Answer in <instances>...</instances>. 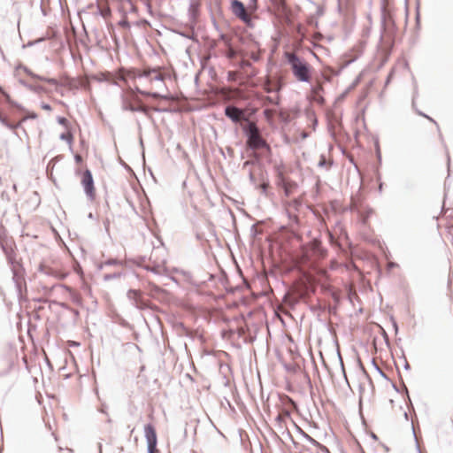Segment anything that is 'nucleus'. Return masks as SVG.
<instances>
[{"label":"nucleus","instance_id":"nucleus-6","mask_svg":"<svg viewBox=\"0 0 453 453\" xmlns=\"http://www.w3.org/2000/svg\"><path fill=\"white\" fill-rule=\"evenodd\" d=\"M144 434L148 444L149 453H157V437L155 427L151 424L146 425L144 427Z\"/></svg>","mask_w":453,"mask_h":453},{"label":"nucleus","instance_id":"nucleus-14","mask_svg":"<svg viewBox=\"0 0 453 453\" xmlns=\"http://www.w3.org/2000/svg\"><path fill=\"white\" fill-rule=\"evenodd\" d=\"M264 89L270 93L273 91H277L280 89V86L277 82L272 81L270 79H267L264 83Z\"/></svg>","mask_w":453,"mask_h":453},{"label":"nucleus","instance_id":"nucleus-20","mask_svg":"<svg viewBox=\"0 0 453 453\" xmlns=\"http://www.w3.org/2000/svg\"><path fill=\"white\" fill-rule=\"evenodd\" d=\"M266 100H268L271 104H278V100H279V97L276 96L274 97H269L267 96L266 97Z\"/></svg>","mask_w":453,"mask_h":453},{"label":"nucleus","instance_id":"nucleus-2","mask_svg":"<svg viewBox=\"0 0 453 453\" xmlns=\"http://www.w3.org/2000/svg\"><path fill=\"white\" fill-rule=\"evenodd\" d=\"M286 57L295 77L299 81H309L311 80L310 65L294 53H287Z\"/></svg>","mask_w":453,"mask_h":453},{"label":"nucleus","instance_id":"nucleus-7","mask_svg":"<svg viewBox=\"0 0 453 453\" xmlns=\"http://www.w3.org/2000/svg\"><path fill=\"white\" fill-rule=\"evenodd\" d=\"M284 408L279 412L276 417V421L280 424L285 422L286 418L290 417V413L292 411L296 409V404L295 402L289 398L288 396H285L282 399Z\"/></svg>","mask_w":453,"mask_h":453},{"label":"nucleus","instance_id":"nucleus-8","mask_svg":"<svg viewBox=\"0 0 453 453\" xmlns=\"http://www.w3.org/2000/svg\"><path fill=\"white\" fill-rule=\"evenodd\" d=\"M81 185L84 188V190L87 196L90 199H95L96 197V188L94 186V180L89 170H86L81 176Z\"/></svg>","mask_w":453,"mask_h":453},{"label":"nucleus","instance_id":"nucleus-17","mask_svg":"<svg viewBox=\"0 0 453 453\" xmlns=\"http://www.w3.org/2000/svg\"><path fill=\"white\" fill-rule=\"evenodd\" d=\"M101 75L103 76V80L104 81H113V75L111 73H101Z\"/></svg>","mask_w":453,"mask_h":453},{"label":"nucleus","instance_id":"nucleus-16","mask_svg":"<svg viewBox=\"0 0 453 453\" xmlns=\"http://www.w3.org/2000/svg\"><path fill=\"white\" fill-rule=\"evenodd\" d=\"M373 213L372 209H366L360 212V218L364 224L367 223L368 218Z\"/></svg>","mask_w":453,"mask_h":453},{"label":"nucleus","instance_id":"nucleus-4","mask_svg":"<svg viewBox=\"0 0 453 453\" xmlns=\"http://www.w3.org/2000/svg\"><path fill=\"white\" fill-rule=\"evenodd\" d=\"M249 147L253 150L266 148L269 150V145L265 139L260 135L259 130L254 122H250L247 128Z\"/></svg>","mask_w":453,"mask_h":453},{"label":"nucleus","instance_id":"nucleus-24","mask_svg":"<svg viewBox=\"0 0 453 453\" xmlns=\"http://www.w3.org/2000/svg\"><path fill=\"white\" fill-rule=\"evenodd\" d=\"M75 160H76L78 163H80V162L82 160V158H81V157L80 155H76V156H75Z\"/></svg>","mask_w":453,"mask_h":453},{"label":"nucleus","instance_id":"nucleus-10","mask_svg":"<svg viewBox=\"0 0 453 453\" xmlns=\"http://www.w3.org/2000/svg\"><path fill=\"white\" fill-rule=\"evenodd\" d=\"M16 73H17V75H19V77L27 78V81L39 79L41 81H47L51 84H54L56 82L54 79H45V78H42V77H39V76L34 74L31 71H29L25 66H19L16 69Z\"/></svg>","mask_w":453,"mask_h":453},{"label":"nucleus","instance_id":"nucleus-3","mask_svg":"<svg viewBox=\"0 0 453 453\" xmlns=\"http://www.w3.org/2000/svg\"><path fill=\"white\" fill-rule=\"evenodd\" d=\"M123 108L132 111H142L148 113V107L145 106L134 90H127L123 96Z\"/></svg>","mask_w":453,"mask_h":453},{"label":"nucleus","instance_id":"nucleus-18","mask_svg":"<svg viewBox=\"0 0 453 453\" xmlns=\"http://www.w3.org/2000/svg\"><path fill=\"white\" fill-rule=\"evenodd\" d=\"M235 54H236L235 50L233 48L229 47L226 51V57L228 58H234L235 57Z\"/></svg>","mask_w":453,"mask_h":453},{"label":"nucleus","instance_id":"nucleus-25","mask_svg":"<svg viewBox=\"0 0 453 453\" xmlns=\"http://www.w3.org/2000/svg\"><path fill=\"white\" fill-rule=\"evenodd\" d=\"M131 294L136 295L137 292L136 291H129V295H131Z\"/></svg>","mask_w":453,"mask_h":453},{"label":"nucleus","instance_id":"nucleus-15","mask_svg":"<svg viewBox=\"0 0 453 453\" xmlns=\"http://www.w3.org/2000/svg\"><path fill=\"white\" fill-rule=\"evenodd\" d=\"M278 12H283L286 7L285 0H271Z\"/></svg>","mask_w":453,"mask_h":453},{"label":"nucleus","instance_id":"nucleus-5","mask_svg":"<svg viewBox=\"0 0 453 453\" xmlns=\"http://www.w3.org/2000/svg\"><path fill=\"white\" fill-rule=\"evenodd\" d=\"M58 122L62 126L63 130L59 132L58 137L61 141L65 142L70 149H72L74 142V128L72 123L65 117H58Z\"/></svg>","mask_w":453,"mask_h":453},{"label":"nucleus","instance_id":"nucleus-13","mask_svg":"<svg viewBox=\"0 0 453 453\" xmlns=\"http://www.w3.org/2000/svg\"><path fill=\"white\" fill-rule=\"evenodd\" d=\"M225 114L233 121L238 122L241 120L243 112L234 106H227L225 110Z\"/></svg>","mask_w":453,"mask_h":453},{"label":"nucleus","instance_id":"nucleus-23","mask_svg":"<svg viewBox=\"0 0 453 453\" xmlns=\"http://www.w3.org/2000/svg\"><path fill=\"white\" fill-rule=\"evenodd\" d=\"M0 93H2L5 96L7 101L10 100L9 95L6 92H4L1 87H0Z\"/></svg>","mask_w":453,"mask_h":453},{"label":"nucleus","instance_id":"nucleus-12","mask_svg":"<svg viewBox=\"0 0 453 453\" xmlns=\"http://www.w3.org/2000/svg\"><path fill=\"white\" fill-rule=\"evenodd\" d=\"M232 10L233 12L239 17L240 19L246 20L248 19V15L245 10L243 4L238 0H234L232 2Z\"/></svg>","mask_w":453,"mask_h":453},{"label":"nucleus","instance_id":"nucleus-21","mask_svg":"<svg viewBox=\"0 0 453 453\" xmlns=\"http://www.w3.org/2000/svg\"><path fill=\"white\" fill-rule=\"evenodd\" d=\"M259 188L263 190V192H266V190L268 189L269 188V183L268 182H263Z\"/></svg>","mask_w":453,"mask_h":453},{"label":"nucleus","instance_id":"nucleus-1","mask_svg":"<svg viewBox=\"0 0 453 453\" xmlns=\"http://www.w3.org/2000/svg\"><path fill=\"white\" fill-rule=\"evenodd\" d=\"M118 78L121 81L133 80L135 84V89L142 95L151 96L153 98H162L165 100H175L170 94H158L154 92L157 85L165 86V76L161 69L145 67L143 69L120 68L118 72Z\"/></svg>","mask_w":453,"mask_h":453},{"label":"nucleus","instance_id":"nucleus-22","mask_svg":"<svg viewBox=\"0 0 453 453\" xmlns=\"http://www.w3.org/2000/svg\"><path fill=\"white\" fill-rule=\"evenodd\" d=\"M42 109L45 110V111H51V106L48 104H42Z\"/></svg>","mask_w":453,"mask_h":453},{"label":"nucleus","instance_id":"nucleus-11","mask_svg":"<svg viewBox=\"0 0 453 453\" xmlns=\"http://www.w3.org/2000/svg\"><path fill=\"white\" fill-rule=\"evenodd\" d=\"M324 91V88L321 82H318L315 87L311 89V98L312 101L316 102L317 104L322 105L325 103V99L322 96V92Z\"/></svg>","mask_w":453,"mask_h":453},{"label":"nucleus","instance_id":"nucleus-19","mask_svg":"<svg viewBox=\"0 0 453 453\" xmlns=\"http://www.w3.org/2000/svg\"><path fill=\"white\" fill-rule=\"evenodd\" d=\"M0 121H1L4 125H5V126H7V127H11V128H14V127H15L14 126H12V125L9 124V123L7 122L6 118L3 117L1 114H0Z\"/></svg>","mask_w":453,"mask_h":453},{"label":"nucleus","instance_id":"nucleus-9","mask_svg":"<svg viewBox=\"0 0 453 453\" xmlns=\"http://www.w3.org/2000/svg\"><path fill=\"white\" fill-rule=\"evenodd\" d=\"M279 186L282 187L286 196H290L297 189L296 182L286 178L282 172L278 173Z\"/></svg>","mask_w":453,"mask_h":453}]
</instances>
